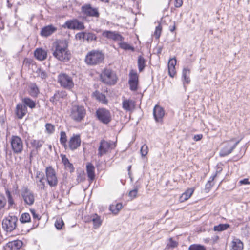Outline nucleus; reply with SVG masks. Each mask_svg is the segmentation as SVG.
Returning a JSON list of instances; mask_svg holds the SVG:
<instances>
[{"instance_id":"1","label":"nucleus","mask_w":250,"mask_h":250,"mask_svg":"<svg viewBox=\"0 0 250 250\" xmlns=\"http://www.w3.org/2000/svg\"><path fill=\"white\" fill-rule=\"evenodd\" d=\"M51 50L53 56L58 61L63 62L70 61L71 54L66 40H57L53 43Z\"/></svg>"},{"instance_id":"2","label":"nucleus","mask_w":250,"mask_h":250,"mask_svg":"<svg viewBox=\"0 0 250 250\" xmlns=\"http://www.w3.org/2000/svg\"><path fill=\"white\" fill-rule=\"evenodd\" d=\"M104 59V54L102 51L92 50L85 56L84 62L88 65L95 66L102 63Z\"/></svg>"},{"instance_id":"3","label":"nucleus","mask_w":250,"mask_h":250,"mask_svg":"<svg viewBox=\"0 0 250 250\" xmlns=\"http://www.w3.org/2000/svg\"><path fill=\"white\" fill-rule=\"evenodd\" d=\"M86 115V110L83 106L73 105L71 107L69 117L74 121L80 123L83 121Z\"/></svg>"},{"instance_id":"4","label":"nucleus","mask_w":250,"mask_h":250,"mask_svg":"<svg viewBox=\"0 0 250 250\" xmlns=\"http://www.w3.org/2000/svg\"><path fill=\"white\" fill-rule=\"evenodd\" d=\"M100 78L101 81L108 85L115 84L118 80L116 73L111 69L104 68L101 72Z\"/></svg>"},{"instance_id":"5","label":"nucleus","mask_w":250,"mask_h":250,"mask_svg":"<svg viewBox=\"0 0 250 250\" xmlns=\"http://www.w3.org/2000/svg\"><path fill=\"white\" fill-rule=\"evenodd\" d=\"M45 180L51 188H56L58 184V179L54 168L52 166H48L45 168Z\"/></svg>"},{"instance_id":"6","label":"nucleus","mask_w":250,"mask_h":250,"mask_svg":"<svg viewBox=\"0 0 250 250\" xmlns=\"http://www.w3.org/2000/svg\"><path fill=\"white\" fill-rule=\"evenodd\" d=\"M18 218L15 215H8L2 220V227L7 232H11L17 226Z\"/></svg>"},{"instance_id":"7","label":"nucleus","mask_w":250,"mask_h":250,"mask_svg":"<svg viewBox=\"0 0 250 250\" xmlns=\"http://www.w3.org/2000/svg\"><path fill=\"white\" fill-rule=\"evenodd\" d=\"M9 143L12 151L14 154H19L22 152L23 143L21 138L17 135H12Z\"/></svg>"},{"instance_id":"8","label":"nucleus","mask_w":250,"mask_h":250,"mask_svg":"<svg viewBox=\"0 0 250 250\" xmlns=\"http://www.w3.org/2000/svg\"><path fill=\"white\" fill-rule=\"evenodd\" d=\"M116 146V142L112 141H107L102 139L100 143V145L98 149V156L102 157V156L108 153L112 149H114Z\"/></svg>"},{"instance_id":"9","label":"nucleus","mask_w":250,"mask_h":250,"mask_svg":"<svg viewBox=\"0 0 250 250\" xmlns=\"http://www.w3.org/2000/svg\"><path fill=\"white\" fill-rule=\"evenodd\" d=\"M95 115L97 119L104 124H109L112 121L111 113L105 108H99L96 111Z\"/></svg>"},{"instance_id":"10","label":"nucleus","mask_w":250,"mask_h":250,"mask_svg":"<svg viewBox=\"0 0 250 250\" xmlns=\"http://www.w3.org/2000/svg\"><path fill=\"white\" fill-rule=\"evenodd\" d=\"M81 13L85 17L98 18L100 12L98 7H93L90 3L84 4L81 8Z\"/></svg>"},{"instance_id":"11","label":"nucleus","mask_w":250,"mask_h":250,"mask_svg":"<svg viewBox=\"0 0 250 250\" xmlns=\"http://www.w3.org/2000/svg\"><path fill=\"white\" fill-rule=\"evenodd\" d=\"M58 83L62 87L67 89H71L74 86L72 78L65 73L58 75Z\"/></svg>"},{"instance_id":"12","label":"nucleus","mask_w":250,"mask_h":250,"mask_svg":"<svg viewBox=\"0 0 250 250\" xmlns=\"http://www.w3.org/2000/svg\"><path fill=\"white\" fill-rule=\"evenodd\" d=\"M81 144V139L80 134H73L69 139L64 149L74 151L78 148Z\"/></svg>"},{"instance_id":"13","label":"nucleus","mask_w":250,"mask_h":250,"mask_svg":"<svg viewBox=\"0 0 250 250\" xmlns=\"http://www.w3.org/2000/svg\"><path fill=\"white\" fill-rule=\"evenodd\" d=\"M62 26L63 28L72 30H82L85 28L84 23L77 19L67 20Z\"/></svg>"},{"instance_id":"14","label":"nucleus","mask_w":250,"mask_h":250,"mask_svg":"<svg viewBox=\"0 0 250 250\" xmlns=\"http://www.w3.org/2000/svg\"><path fill=\"white\" fill-rule=\"evenodd\" d=\"M128 84L130 89L132 91H136L138 88L139 75L136 71L131 69L129 73Z\"/></svg>"},{"instance_id":"15","label":"nucleus","mask_w":250,"mask_h":250,"mask_svg":"<svg viewBox=\"0 0 250 250\" xmlns=\"http://www.w3.org/2000/svg\"><path fill=\"white\" fill-rule=\"evenodd\" d=\"M21 195L25 204L29 206L34 204L35 200L34 194L28 188H25L22 190Z\"/></svg>"},{"instance_id":"16","label":"nucleus","mask_w":250,"mask_h":250,"mask_svg":"<svg viewBox=\"0 0 250 250\" xmlns=\"http://www.w3.org/2000/svg\"><path fill=\"white\" fill-rule=\"evenodd\" d=\"M84 220L86 223L92 222L94 229L99 228L101 226L103 222L101 217L96 213L85 216Z\"/></svg>"},{"instance_id":"17","label":"nucleus","mask_w":250,"mask_h":250,"mask_svg":"<svg viewBox=\"0 0 250 250\" xmlns=\"http://www.w3.org/2000/svg\"><path fill=\"white\" fill-rule=\"evenodd\" d=\"M102 35L103 37L114 41L121 42L124 40V38L118 32L116 31L105 30L103 32Z\"/></svg>"},{"instance_id":"18","label":"nucleus","mask_w":250,"mask_h":250,"mask_svg":"<svg viewBox=\"0 0 250 250\" xmlns=\"http://www.w3.org/2000/svg\"><path fill=\"white\" fill-rule=\"evenodd\" d=\"M165 114V112L163 107L158 104L154 106L153 110V115L156 122L162 123Z\"/></svg>"},{"instance_id":"19","label":"nucleus","mask_w":250,"mask_h":250,"mask_svg":"<svg viewBox=\"0 0 250 250\" xmlns=\"http://www.w3.org/2000/svg\"><path fill=\"white\" fill-rule=\"evenodd\" d=\"M122 108L126 112H132L135 108V101L131 99L123 97Z\"/></svg>"},{"instance_id":"20","label":"nucleus","mask_w":250,"mask_h":250,"mask_svg":"<svg viewBox=\"0 0 250 250\" xmlns=\"http://www.w3.org/2000/svg\"><path fill=\"white\" fill-rule=\"evenodd\" d=\"M28 109L25 105L19 103L16 106L15 114L18 119H22L27 113Z\"/></svg>"},{"instance_id":"21","label":"nucleus","mask_w":250,"mask_h":250,"mask_svg":"<svg viewBox=\"0 0 250 250\" xmlns=\"http://www.w3.org/2000/svg\"><path fill=\"white\" fill-rule=\"evenodd\" d=\"M177 60L175 57L170 58L167 64L168 73L171 78H174L177 74L175 66Z\"/></svg>"},{"instance_id":"22","label":"nucleus","mask_w":250,"mask_h":250,"mask_svg":"<svg viewBox=\"0 0 250 250\" xmlns=\"http://www.w3.org/2000/svg\"><path fill=\"white\" fill-rule=\"evenodd\" d=\"M22 245L23 243L21 240H14L9 242L4 246L3 250H19Z\"/></svg>"},{"instance_id":"23","label":"nucleus","mask_w":250,"mask_h":250,"mask_svg":"<svg viewBox=\"0 0 250 250\" xmlns=\"http://www.w3.org/2000/svg\"><path fill=\"white\" fill-rule=\"evenodd\" d=\"M57 30V28L52 24L45 26L41 29L40 35L42 37H47L51 36Z\"/></svg>"},{"instance_id":"24","label":"nucleus","mask_w":250,"mask_h":250,"mask_svg":"<svg viewBox=\"0 0 250 250\" xmlns=\"http://www.w3.org/2000/svg\"><path fill=\"white\" fill-rule=\"evenodd\" d=\"M86 171L87 175L88 180L92 183L95 179V168L94 165L90 162H88L86 165Z\"/></svg>"},{"instance_id":"25","label":"nucleus","mask_w":250,"mask_h":250,"mask_svg":"<svg viewBox=\"0 0 250 250\" xmlns=\"http://www.w3.org/2000/svg\"><path fill=\"white\" fill-rule=\"evenodd\" d=\"M239 141L237 142L236 145L233 146L229 143H225L220 150V156L224 157L231 153L233 149L235 148L236 145H237Z\"/></svg>"},{"instance_id":"26","label":"nucleus","mask_w":250,"mask_h":250,"mask_svg":"<svg viewBox=\"0 0 250 250\" xmlns=\"http://www.w3.org/2000/svg\"><path fill=\"white\" fill-rule=\"evenodd\" d=\"M34 56L37 60L42 61L47 58V53L45 50L42 48H37L34 52Z\"/></svg>"},{"instance_id":"27","label":"nucleus","mask_w":250,"mask_h":250,"mask_svg":"<svg viewBox=\"0 0 250 250\" xmlns=\"http://www.w3.org/2000/svg\"><path fill=\"white\" fill-rule=\"evenodd\" d=\"M60 156L62 159V162L63 165L64 166L65 169L69 171L70 172H73L74 171V167L73 164L70 163L66 157V156L64 154H61Z\"/></svg>"},{"instance_id":"28","label":"nucleus","mask_w":250,"mask_h":250,"mask_svg":"<svg viewBox=\"0 0 250 250\" xmlns=\"http://www.w3.org/2000/svg\"><path fill=\"white\" fill-rule=\"evenodd\" d=\"M195 189L194 188H188L179 198V201L180 202H184L188 200L192 195L194 192Z\"/></svg>"},{"instance_id":"29","label":"nucleus","mask_w":250,"mask_h":250,"mask_svg":"<svg viewBox=\"0 0 250 250\" xmlns=\"http://www.w3.org/2000/svg\"><path fill=\"white\" fill-rule=\"evenodd\" d=\"M36 178L39 179L37 182V186L41 190H44L46 188V186L44 182L45 179L44 174L42 172H39L37 173Z\"/></svg>"},{"instance_id":"30","label":"nucleus","mask_w":250,"mask_h":250,"mask_svg":"<svg viewBox=\"0 0 250 250\" xmlns=\"http://www.w3.org/2000/svg\"><path fill=\"white\" fill-rule=\"evenodd\" d=\"M243 242L238 238H234L231 242V250H243Z\"/></svg>"},{"instance_id":"31","label":"nucleus","mask_w":250,"mask_h":250,"mask_svg":"<svg viewBox=\"0 0 250 250\" xmlns=\"http://www.w3.org/2000/svg\"><path fill=\"white\" fill-rule=\"evenodd\" d=\"M28 93L33 98H37L38 96L40 93V90L36 83H33L29 85Z\"/></svg>"},{"instance_id":"32","label":"nucleus","mask_w":250,"mask_h":250,"mask_svg":"<svg viewBox=\"0 0 250 250\" xmlns=\"http://www.w3.org/2000/svg\"><path fill=\"white\" fill-rule=\"evenodd\" d=\"M93 96L99 102L104 104H107L108 101L104 94L100 93L96 90L93 93Z\"/></svg>"},{"instance_id":"33","label":"nucleus","mask_w":250,"mask_h":250,"mask_svg":"<svg viewBox=\"0 0 250 250\" xmlns=\"http://www.w3.org/2000/svg\"><path fill=\"white\" fill-rule=\"evenodd\" d=\"M21 101L23 104L25 105L27 108L28 107L31 109H33L36 106V102L29 97H24L21 99Z\"/></svg>"},{"instance_id":"34","label":"nucleus","mask_w":250,"mask_h":250,"mask_svg":"<svg viewBox=\"0 0 250 250\" xmlns=\"http://www.w3.org/2000/svg\"><path fill=\"white\" fill-rule=\"evenodd\" d=\"M44 142L42 139H32L30 141V144L33 148L40 150Z\"/></svg>"},{"instance_id":"35","label":"nucleus","mask_w":250,"mask_h":250,"mask_svg":"<svg viewBox=\"0 0 250 250\" xmlns=\"http://www.w3.org/2000/svg\"><path fill=\"white\" fill-rule=\"evenodd\" d=\"M190 70L189 69L185 68L183 69L182 71V78L183 79V84H188L190 82V79L189 78V74Z\"/></svg>"},{"instance_id":"36","label":"nucleus","mask_w":250,"mask_h":250,"mask_svg":"<svg viewBox=\"0 0 250 250\" xmlns=\"http://www.w3.org/2000/svg\"><path fill=\"white\" fill-rule=\"evenodd\" d=\"M123 208V205L121 203L112 204L109 207V209L114 214H117Z\"/></svg>"},{"instance_id":"37","label":"nucleus","mask_w":250,"mask_h":250,"mask_svg":"<svg viewBox=\"0 0 250 250\" xmlns=\"http://www.w3.org/2000/svg\"><path fill=\"white\" fill-rule=\"evenodd\" d=\"M229 228L230 225L228 224H220L214 226L213 230L214 231L220 232L226 230Z\"/></svg>"},{"instance_id":"38","label":"nucleus","mask_w":250,"mask_h":250,"mask_svg":"<svg viewBox=\"0 0 250 250\" xmlns=\"http://www.w3.org/2000/svg\"><path fill=\"white\" fill-rule=\"evenodd\" d=\"M60 142L64 148L66 146L68 141L66 133L64 131H62L60 132Z\"/></svg>"},{"instance_id":"39","label":"nucleus","mask_w":250,"mask_h":250,"mask_svg":"<svg viewBox=\"0 0 250 250\" xmlns=\"http://www.w3.org/2000/svg\"><path fill=\"white\" fill-rule=\"evenodd\" d=\"M119 46L121 49L125 50H131L133 51L134 50V48L130 45L129 44L126 42H124L123 41L120 42L118 43Z\"/></svg>"},{"instance_id":"40","label":"nucleus","mask_w":250,"mask_h":250,"mask_svg":"<svg viewBox=\"0 0 250 250\" xmlns=\"http://www.w3.org/2000/svg\"><path fill=\"white\" fill-rule=\"evenodd\" d=\"M137 63L139 71L142 72L146 66V61L143 56H139Z\"/></svg>"},{"instance_id":"41","label":"nucleus","mask_w":250,"mask_h":250,"mask_svg":"<svg viewBox=\"0 0 250 250\" xmlns=\"http://www.w3.org/2000/svg\"><path fill=\"white\" fill-rule=\"evenodd\" d=\"M162 32V26L160 23H159L155 28V31L153 34L154 37L156 39H159L161 35Z\"/></svg>"},{"instance_id":"42","label":"nucleus","mask_w":250,"mask_h":250,"mask_svg":"<svg viewBox=\"0 0 250 250\" xmlns=\"http://www.w3.org/2000/svg\"><path fill=\"white\" fill-rule=\"evenodd\" d=\"M178 245V242L174 240L172 238L168 239V243L167 244L166 248L167 249H173L176 248Z\"/></svg>"},{"instance_id":"43","label":"nucleus","mask_w":250,"mask_h":250,"mask_svg":"<svg viewBox=\"0 0 250 250\" xmlns=\"http://www.w3.org/2000/svg\"><path fill=\"white\" fill-rule=\"evenodd\" d=\"M20 220L21 223H28L31 221V217L28 213H23L21 214Z\"/></svg>"},{"instance_id":"44","label":"nucleus","mask_w":250,"mask_h":250,"mask_svg":"<svg viewBox=\"0 0 250 250\" xmlns=\"http://www.w3.org/2000/svg\"><path fill=\"white\" fill-rule=\"evenodd\" d=\"M188 250H206V248L204 245L194 244L189 247Z\"/></svg>"},{"instance_id":"45","label":"nucleus","mask_w":250,"mask_h":250,"mask_svg":"<svg viewBox=\"0 0 250 250\" xmlns=\"http://www.w3.org/2000/svg\"><path fill=\"white\" fill-rule=\"evenodd\" d=\"M64 226V223L62 218H58L55 222V226L57 229L60 230Z\"/></svg>"},{"instance_id":"46","label":"nucleus","mask_w":250,"mask_h":250,"mask_svg":"<svg viewBox=\"0 0 250 250\" xmlns=\"http://www.w3.org/2000/svg\"><path fill=\"white\" fill-rule=\"evenodd\" d=\"M45 130L48 134H53L55 131V126L50 124L46 123L45 125Z\"/></svg>"},{"instance_id":"47","label":"nucleus","mask_w":250,"mask_h":250,"mask_svg":"<svg viewBox=\"0 0 250 250\" xmlns=\"http://www.w3.org/2000/svg\"><path fill=\"white\" fill-rule=\"evenodd\" d=\"M60 95L59 92L55 93L54 95L50 98V101L53 104H57V101L60 99Z\"/></svg>"},{"instance_id":"48","label":"nucleus","mask_w":250,"mask_h":250,"mask_svg":"<svg viewBox=\"0 0 250 250\" xmlns=\"http://www.w3.org/2000/svg\"><path fill=\"white\" fill-rule=\"evenodd\" d=\"M140 152L142 156L144 157L146 156L148 152V148L146 144L143 145L140 150Z\"/></svg>"},{"instance_id":"49","label":"nucleus","mask_w":250,"mask_h":250,"mask_svg":"<svg viewBox=\"0 0 250 250\" xmlns=\"http://www.w3.org/2000/svg\"><path fill=\"white\" fill-rule=\"evenodd\" d=\"M214 180V177L212 178L211 180H209L206 184L205 186V190L207 192H208L210 191L211 188L214 185L213 181Z\"/></svg>"},{"instance_id":"50","label":"nucleus","mask_w":250,"mask_h":250,"mask_svg":"<svg viewBox=\"0 0 250 250\" xmlns=\"http://www.w3.org/2000/svg\"><path fill=\"white\" fill-rule=\"evenodd\" d=\"M97 40L96 35L92 33H86V40L87 41H96Z\"/></svg>"},{"instance_id":"51","label":"nucleus","mask_w":250,"mask_h":250,"mask_svg":"<svg viewBox=\"0 0 250 250\" xmlns=\"http://www.w3.org/2000/svg\"><path fill=\"white\" fill-rule=\"evenodd\" d=\"M138 188H136L135 189L131 190L128 193V196L132 200L137 197L138 193Z\"/></svg>"},{"instance_id":"52","label":"nucleus","mask_w":250,"mask_h":250,"mask_svg":"<svg viewBox=\"0 0 250 250\" xmlns=\"http://www.w3.org/2000/svg\"><path fill=\"white\" fill-rule=\"evenodd\" d=\"M38 75L39 77H40L42 79H45L47 77V73L41 69H39L38 71Z\"/></svg>"},{"instance_id":"53","label":"nucleus","mask_w":250,"mask_h":250,"mask_svg":"<svg viewBox=\"0 0 250 250\" xmlns=\"http://www.w3.org/2000/svg\"><path fill=\"white\" fill-rule=\"evenodd\" d=\"M6 195L7 196L8 202L9 205L10 206H12V205H13L14 204V201L13 199V197H12L10 192L9 191H7L6 192Z\"/></svg>"},{"instance_id":"54","label":"nucleus","mask_w":250,"mask_h":250,"mask_svg":"<svg viewBox=\"0 0 250 250\" xmlns=\"http://www.w3.org/2000/svg\"><path fill=\"white\" fill-rule=\"evenodd\" d=\"M86 33L85 32H80L76 35V39L78 40H86Z\"/></svg>"},{"instance_id":"55","label":"nucleus","mask_w":250,"mask_h":250,"mask_svg":"<svg viewBox=\"0 0 250 250\" xmlns=\"http://www.w3.org/2000/svg\"><path fill=\"white\" fill-rule=\"evenodd\" d=\"M6 203V200L4 196L0 194V210L5 207Z\"/></svg>"},{"instance_id":"56","label":"nucleus","mask_w":250,"mask_h":250,"mask_svg":"<svg viewBox=\"0 0 250 250\" xmlns=\"http://www.w3.org/2000/svg\"><path fill=\"white\" fill-rule=\"evenodd\" d=\"M30 210L32 214L33 218L34 219H36L38 221L40 220L41 217L38 213H36V211L34 209H31Z\"/></svg>"},{"instance_id":"57","label":"nucleus","mask_w":250,"mask_h":250,"mask_svg":"<svg viewBox=\"0 0 250 250\" xmlns=\"http://www.w3.org/2000/svg\"><path fill=\"white\" fill-rule=\"evenodd\" d=\"M39 150L36 149L35 148H33L32 150H31L30 154H29V159L30 160H31L33 157L37 155L38 154V151Z\"/></svg>"},{"instance_id":"58","label":"nucleus","mask_w":250,"mask_h":250,"mask_svg":"<svg viewBox=\"0 0 250 250\" xmlns=\"http://www.w3.org/2000/svg\"><path fill=\"white\" fill-rule=\"evenodd\" d=\"M239 184L240 185H249L250 184V181H249V179L245 178L244 179L241 180L239 182Z\"/></svg>"},{"instance_id":"59","label":"nucleus","mask_w":250,"mask_h":250,"mask_svg":"<svg viewBox=\"0 0 250 250\" xmlns=\"http://www.w3.org/2000/svg\"><path fill=\"white\" fill-rule=\"evenodd\" d=\"M183 4V0H174V6L176 7H180Z\"/></svg>"},{"instance_id":"60","label":"nucleus","mask_w":250,"mask_h":250,"mask_svg":"<svg viewBox=\"0 0 250 250\" xmlns=\"http://www.w3.org/2000/svg\"><path fill=\"white\" fill-rule=\"evenodd\" d=\"M203 138V135L202 134H197L195 135L194 136V140L196 141H198L202 139Z\"/></svg>"},{"instance_id":"61","label":"nucleus","mask_w":250,"mask_h":250,"mask_svg":"<svg viewBox=\"0 0 250 250\" xmlns=\"http://www.w3.org/2000/svg\"><path fill=\"white\" fill-rule=\"evenodd\" d=\"M169 28V30L170 31V32H172L174 31L176 29L175 23H174L172 26H170Z\"/></svg>"},{"instance_id":"62","label":"nucleus","mask_w":250,"mask_h":250,"mask_svg":"<svg viewBox=\"0 0 250 250\" xmlns=\"http://www.w3.org/2000/svg\"><path fill=\"white\" fill-rule=\"evenodd\" d=\"M131 168V166H129L128 167V171H130V170Z\"/></svg>"}]
</instances>
